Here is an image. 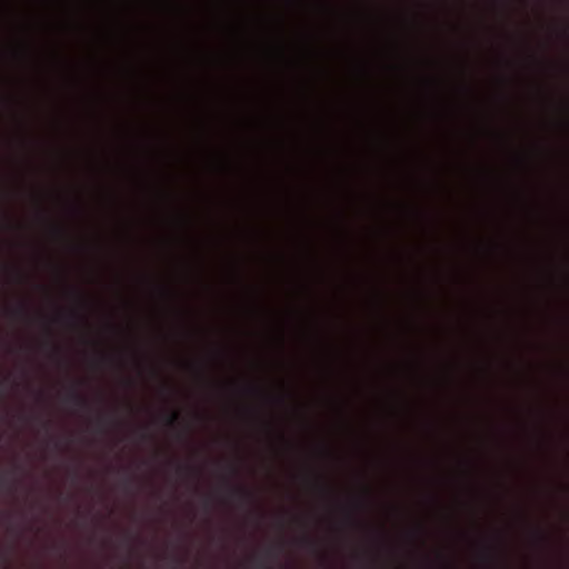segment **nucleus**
Segmentation results:
<instances>
[{
  "label": "nucleus",
  "instance_id": "1",
  "mask_svg": "<svg viewBox=\"0 0 569 569\" xmlns=\"http://www.w3.org/2000/svg\"><path fill=\"white\" fill-rule=\"evenodd\" d=\"M67 402L72 403L76 407L81 409H87L89 407L88 399L80 393L76 388L70 389L66 398Z\"/></svg>",
  "mask_w": 569,
  "mask_h": 569
},
{
  "label": "nucleus",
  "instance_id": "2",
  "mask_svg": "<svg viewBox=\"0 0 569 569\" xmlns=\"http://www.w3.org/2000/svg\"><path fill=\"white\" fill-rule=\"evenodd\" d=\"M229 490L232 497L239 498L244 503H249L253 500V495L241 486L230 485Z\"/></svg>",
  "mask_w": 569,
  "mask_h": 569
},
{
  "label": "nucleus",
  "instance_id": "3",
  "mask_svg": "<svg viewBox=\"0 0 569 569\" xmlns=\"http://www.w3.org/2000/svg\"><path fill=\"white\" fill-rule=\"evenodd\" d=\"M180 422V416L177 411H171L167 417V425L173 427Z\"/></svg>",
  "mask_w": 569,
  "mask_h": 569
},
{
  "label": "nucleus",
  "instance_id": "4",
  "mask_svg": "<svg viewBox=\"0 0 569 569\" xmlns=\"http://www.w3.org/2000/svg\"><path fill=\"white\" fill-rule=\"evenodd\" d=\"M178 471L179 472H194V469L191 468L190 466H184V465H178L177 467Z\"/></svg>",
  "mask_w": 569,
  "mask_h": 569
},
{
  "label": "nucleus",
  "instance_id": "5",
  "mask_svg": "<svg viewBox=\"0 0 569 569\" xmlns=\"http://www.w3.org/2000/svg\"><path fill=\"white\" fill-rule=\"evenodd\" d=\"M13 315L16 316H24L26 315V307L24 305H20L17 309L13 310Z\"/></svg>",
  "mask_w": 569,
  "mask_h": 569
},
{
  "label": "nucleus",
  "instance_id": "6",
  "mask_svg": "<svg viewBox=\"0 0 569 569\" xmlns=\"http://www.w3.org/2000/svg\"><path fill=\"white\" fill-rule=\"evenodd\" d=\"M301 543H302V545H305V546H312V547L315 546L313 540H311V539H310V538H308V537H303V538L301 539Z\"/></svg>",
  "mask_w": 569,
  "mask_h": 569
},
{
  "label": "nucleus",
  "instance_id": "7",
  "mask_svg": "<svg viewBox=\"0 0 569 569\" xmlns=\"http://www.w3.org/2000/svg\"><path fill=\"white\" fill-rule=\"evenodd\" d=\"M98 425H99V427H100L101 429L104 427V425H106V419H104V417H99V419H98Z\"/></svg>",
  "mask_w": 569,
  "mask_h": 569
},
{
  "label": "nucleus",
  "instance_id": "8",
  "mask_svg": "<svg viewBox=\"0 0 569 569\" xmlns=\"http://www.w3.org/2000/svg\"><path fill=\"white\" fill-rule=\"evenodd\" d=\"M54 231H56L59 236H64V231H63V229H62V228H60V227H56V228H54Z\"/></svg>",
  "mask_w": 569,
  "mask_h": 569
},
{
  "label": "nucleus",
  "instance_id": "9",
  "mask_svg": "<svg viewBox=\"0 0 569 569\" xmlns=\"http://www.w3.org/2000/svg\"><path fill=\"white\" fill-rule=\"evenodd\" d=\"M123 483H124L126 488H129L131 486V483H132V479L131 478H127Z\"/></svg>",
  "mask_w": 569,
  "mask_h": 569
},
{
  "label": "nucleus",
  "instance_id": "10",
  "mask_svg": "<svg viewBox=\"0 0 569 569\" xmlns=\"http://www.w3.org/2000/svg\"><path fill=\"white\" fill-rule=\"evenodd\" d=\"M72 318H74L76 320H80L81 319L80 316L77 315V313H72Z\"/></svg>",
  "mask_w": 569,
  "mask_h": 569
},
{
  "label": "nucleus",
  "instance_id": "11",
  "mask_svg": "<svg viewBox=\"0 0 569 569\" xmlns=\"http://www.w3.org/2000/svg\"><path fill=\"white\" fill-rule=\"evenodd\" d=\"M4 482H6V478H1V479H0V485H1V486H3V485H4Z\"/></svg>",
  "mask_w": 569,
  "mask_h": 569
}]
</instances>
